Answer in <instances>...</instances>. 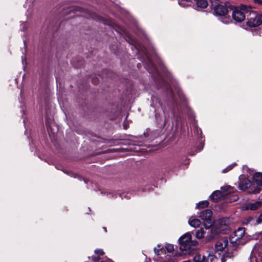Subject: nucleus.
<instances>
[{
	"label": "nucleus",
	"instance_id": "34",
	"mask_svg": "<svg viewBox=\"0 0 262 262\" xmlns=\"http://www.w3.org/2000/svg\"><path fill=\"white\" fill-rule=\"evenodd\" d=\"M103 229L104 230V231L105 232H107V229H106V228L105 227H103Z\"/></svg>",
	"mask_w": 262,
	"mask_h": 262
},
{
	"label": "nucleus",
	"instance_id": "31",
	"mask_svg": "<svg viewBox=\"0 0 262 262\" xmlns=\"http://www.w3.org/2000/svg\"><path fill=\"white\" fill-rule=\"evenodd\" d=\"M209 2H210V5H212V4H213L214 3H215L216 1H217V0H209Z\"/></svg>",
	"mask_w": 262,
	"mask_h": 262
},
{
	"label": "nucleus",
	"instance_id": "2",
	"mask_svg": "<svg viewBox=\"0 0 262 262\" xmlns=\"http://www.w3.org/2000/svg\"><path fill=\"white\" fill-rule=\"evenodd\" d=\"M210 7L213 9V12L215 15L219 16H225L228 14L231 10H233L234 6L232 5L230 2H227L225 3L221 2L217 0L215 3L210 5Z\"/></svg>",
	"mask_w": 262,
	"mask_h": 262
},
{
	"label": "nucleus",
	"instance_id": "26",
	"mask_svg": "<svg viewBox=\"0 0 262 262\" xmlns=\"http://www.w3.org/2000/svg\"><path fill=\"white\" fill-rule=\"evenodd\" d=\"M92 82L94 84H97L99 82V79L98 78H93L92 79Z\"/></svg>",
	"mask_w": 262,
	"mask_h": 262
},
{
	"label": "nucleus",
	"instance_id": "29",
	"mask_svg": "<svg viewBox=\"0 0 262 262\" xmlns=\"http://www.w3.org/2000/svg\"><path fill=\"white\" fill-rule=\"evenodd\" d=\"M204 233V232L203 231L201 233V235H199V232H197L196 233V237H198V238H202L203 235V234Z\"/></svg>",
	"mask_w": 262,
	"mask_h": 262
},
{
	"label": "nucleus",
	"instance_id": "25",
	"mask_svg": "<svg viewBox=\"0 0 262 262\" xmlns=\"http://www.w3.org/2000/svg\"><path fill=\"white\" fill-rule=\"evenodd\" d=\"M256 223L257 224L262 223V213L259 215L258 217L256 219Z\"/></svg>",
	"mask_w": 262,
	"mask_h": 262
},
{
	"label": "nucleus",
	"instance_id": "15",
	"mask_svg": "<svg viewBox=\"0 0 262 262\" xmlns=\"http://www.w3.org/2000/svg\"><path fill=\"white\" fill-rule=\"evenodd\" d=\"M204 221V227L205 229H209L211 227H212L214 225V221L213 220V219H209Z\"/></svg>",
	"mask_w": 262,
	"mask_h": 262
},
{
	"label": "nucleus",
	"instance_id": "18",
	"mask_svg": "<svg viewBox=\"0 0 262 262\" xmlns=\"http://www.w3.org/2000/svg\"><path fill=\"white\" fill-rule=\"evenodd\" d=\"M45 123L47 130L49 132V130L51 129V122L50 119L48 118L46 116L45 117Z\"/></svg>",
	"mask_w": 262,
	"mask_h": 262
},
{
	"label": "nucleus",
	"instance_id": "39",
	"mask_svg": "<svg viewBox=\"0 0 262 262\" xmlns=\"http://www.w3.org/2000/svg\"><path fill=\"white\" fill-rule=\"evenodd\" d=\"M88 258H89V259H91V257H90V256H89V257H88Z\"/></svg>",
	"mask_w": 262,
	"mask_h": 262
},
{
	"label": "nucleus",
	"instance_id": "30",
	"mask_svg": "<svg viewBox=\"0 0 262 262\" xmlns=\"http://www.w3.org/2000/svg\"><path fill=\"white\" fill-rule=\"evenodd\" d=\"M254 2L258 4L262 5V0H254Z\"/></svg>",
	"mask_w": 262,
	"mask_h": 262
},
{
	"label": "nucleus",
	"instance_id": "9",
	"mask_svg": "<svg viewBox=\"0 0 262 262\" xmlns=\"http://www.w3.org/2000/svg\"><path fill=\"white\" fill-rule=\"evenodd\" d=\"M190 0H181V2H179V4L181 5L182 1L185 2H189ZM196 4V5L198 8H200L201 9H204L207 8L208 5V3L207 0H193Z\"/></svg>",
	"mask_w": 262,
	"mask_h": 262
},
{
	"label": "nucleus",
	"instance_id": "20",
	"mask_svg": "<svg viewBox=\"0 0 262 262\" xmlns=\"http://www.w3.org/2000/svg\"><path fill=\"white\" fill-rule=\"evenodd\" d=\"M164 251H165V250L163 248H161V249H157L156 248H154V252H155V254L157 255H160Z\"/></svg>",
	"mask_w": 262,
	"mask_h": 262
},
{
	"label": "nucleus",
	"instance_id": "17",
	"mask_svg": "<svg viewBox=\"0 0 262 262\" xmlns=\"http://www.w3.org/2000/svg\"><path fill=\"white\" fill-rule=\"evenodd\" d=\"M165 249L168 252H172L174 251L173 245L172 244H168L165 246Z\"/></svg>",
	"mask_w": 262,
	"mask_h": 262
},
{
	"label": "nucleus",
	"instance_id": "35",
	"mask_svg": "<svg viewBox=\"0 0 262 262\" xmlns=\"http://www.w3.org/2000/svg\"><path fill=\"white\" fill-rule=\"evenodd\" d=\"M141 64L140 63H138L137 64V67L138 68H139L140 67H141Z\"/></svg>",
	"mask_w": 262,
	"mask_h": 262
},
{
	"label": "nucleus",
	"instance_id": "7",
	"mask_svg": "<svg viewBox=\"0 0 262 262\" xmlns=\"http://www.w3.org/2000/svg\"><path fill=\"white\" fill-rule=\"evenodd\" d=\"M228 245L227 238L219 240L215 245V249L217 251H222Z\"/></svg>",
	"mask_w": 262,
	"mask_h": 262
},
{
	"label": "nucleus",
	"instance_id": "3",
	"mask_svg": "<svg viewBox=\"0 0 262 262\" xmlns=\"http://www.w3.org/2000/svg\"><path fill=\"white\" fill-rule=\"evenodd\" d=\"M246 19V24L249 27H256L262 25V13H257L251 7H248Z\"/></svg>",
	"mask_w": 262,
	"mask_h": 262
},
{
	"label": "nucleus",
	"instance_id": "21",
	"mask_svg": "<svg viewBox=\"0 0 262 262\" xmlns=\"http://www.w3.org/2000/svg\"><path fill=\"white\" fill-rule=\"evenodd\" d=\"M236 165V163H234V164H232L229 166H228L227 168H226L225 169H224L223 170V172L224 173H225V172H227L229 171H230V170H231Z\"/></svg>",
	"mask_w": 262,
	"mask_h": 262
},
{
	"label": "nucleus",
	"instance_id": "32",
	"mask_svg": "<svg viewBox=\"0 0 262 262\" xmlns=\"http://www.w3.org/2000/svg\"><path fill=\"white\" fill-rule=\"evenodd\" d=\"M198 243H195L194 242L192 243L193 245L192 246V248H194V250L195 249V248L194 247Z\"/></svg>",
	"mask_w": 262,
	"mask_h": 262
},
{
	"label": "nucleus",
	"instance_id": "4",
	"mask_svg": "<svg viewBox=\"0 0 262 262\" xmlns=\"http://www.w3.org/2000/svg\"><path fill=\"white\" fill-rule=\"evenodd\" d=\"M180 249L182 251H185L186 253H189L191 251L194 250V248L191 247L193 245L192 243H197L195 241H192V236L189 233L183 235L179 239Z\"/></svg>",
	"mask_w": 262,
	"mask_h": 262
},
{
	"label": "nucleus",
	"instance_id": "36",
	"mask_svg": "<svg viewBox=\"0 0 262 262\" xmlns=\"http://www.w3.org/2000/svg\"><path fill=\"white\" fill-rule=\"evenodd\" d=\"M259 242H260V245H261V246H262V237H261V238L260 239V241H259Z\"/></svg>",
	"mask_w": 262,
	"mask_h": 262
},
{
	"label": "nucleus",
	"instance_id": "22",
	"mask_svg": "<svg viewBox=\"0 0 262 262\" xmlns=\"http://www.w3.org/2000/svg\"><path fill=\"white\" fill-rule=\"evenodd\" d=\"M162 262H176V258L170 256Z\"/></svg>",
	"mask_w": 262,
	"mask_h": 262
},
{
	"label": "nucleus",
	"instance_id": "11",
	"mask_svg": "<svg viewBox=\"0 0 262 262\" xmlns=\"http://www.w3.org/2000/svg\"><path fill=\"white\" fill-rule=\"evenodd\" d=\"M262 206V202L257 201L254 203H249L247 204L245 208V210H255Z\"/></svg>",
	"mask_w": 262,
	"mask_h": 262
},
{
	"label": "nucleus",
	"instance_id": "27",
	"mask_svg": "<svg viewBox=\"0 0 262 262\" xmlns=\"http://www.w3.org/2000/svg\"><path fill=\"white\" fill-rule=\"evenodd\" d=\"M232 197V198L231 199V200L233 202L237 201L239 198L237 195H233Z\"/></svg>",
	"mask_w": 262,
	"mask_h": 262
},
{
	"label": "nucleus",
	"instance_id": "28",
	"mask_svg": "<svg viewBox=\"0 0 262 262\" xmlns=\"http://www.w3.org/2000/svg\"><path fill=\"white\" fill-rule=\"evenodd\" d=\"M253 220H254V218L252 216H248L247 219V221L248 223H250Z\"/></svg>",
	"mask_w": 262,
	"mask_h": 262
},
{
	"label": "nucleus",
	"instance_id": "33",
	"mask_svg": "<svg viewBox=\"0 0 262 262\" xmlns=\"http://www.w3.org/2000/svg\"><path fill=\"white\" fill-rule=\"evenodd\" d=\"M230 253H226L224 255L226 257H230L231 256H230Z\"/></svg>",
	"mask_w": 262,
	"mask_h": 262
},
{
	"label": "nucleus",
	"instance_id": "16",
	"mask_svg": "<svg viewBox=\"0 0 262 262\" xmlns=\"http://www.w3.org/2000/svg\"><path fill=\"white\" fill-rule=\"evenodd\" d=\"M209 204V203L207 201H201L197 204L196 207L199 209L204 208L207 207Z\"/></svg>",
	"mask_w": 262,
	"mask_h": 262
},
{
	"label": "nucleus",
	"instance_id": "12",
	"mask_svg": "<svg viewBox=\"0 0 262 262\" xmlns=\"http://www.w3.org/2000/svg\"><path fill=\"white\" fill-rule=\"evenodd\" d=\"M222 193L220 190L214 191L210 196L211 199L215 202H217L222 197Z\"/></svg>",
	"mask_w": 262,
	"mask_h": 262
},
{
	"label": "nucleus",
	"instance_id": "13",
	"mask_svg": "<svg viewBox=\"0 0 262 262\" xmlns=\"http://www.w3.org/2000/svg\"><path fill=\"white\" fill-rule=\"evenodd\" d=\"M208 260L207 258L205 256H202L200 254H196L193 258L192 262H206Z\"/></svg>",
	"mask_w": 262,
	"mask_h": 262
},
{
	"label": "nucleus",
	"instance_id": "6",
	"mask_svg": "<svg viewBox=\"0 0 262 262\" xmlns=\"http://www.w3.org/2000/svg\"><path fill=\"white\" fill-rule=\"evenodd\" d=\"M245 233V228L239 227L229 237L230 243H234L236 245L242 244L241 239L244 236Z\"/></svg>",
	"mask_w": 262,
	"mask_h": 262
},
{
	"label": "nucleus",
	"instance_id": "10",
	"mask_svg": "<svg viewBox=\"0 0 262 262\" xmlns=\"http://www.w3.org/2000/svg\"><path fill=\"white\" fill-rule=\"evenodd\" d=\"M253 183H255L257 187H260L262 186V172H256L254 173L253 177Z\"/></svg>",
	"mask_w": 262,
	"mask_h": 262
},
{
	"label": "nucleus",
	"instance_id": "23",
	"mask_svg": "<svg viewBox=\"0 0 262 262\" xmlns=\"http://www.w3.org/2000/svg\"><path fill=\"white\" fill-rule=\"evenodd\" d=\"M231 189V187L230 186H225V187H224L222 188V190L223 191L227 192V193H230L231 192V190H230Z\"/></svg>",
	"mask_w": 262,
	"mask_h": 262
},
{
	"label": "nucleus",
	"instance_id": "1",
	"mask_svg": "<svg viewBox=\"0 0 262 262\" xmlns=\"http://www.w3.org/2000/svg\"><path fill=\"white\" fill-rule=\"evenodd\" d=\"M238 188L242 191H247L250 194H257L261 190V187H257L255 183L252 182L244 175H241L239 177Z\"/></svg>",
	"mask_w": 262,
	"mask_h": 262
},
{
	"label": "nucleus",
	"instance_id": "37",
	"mask_svg": "<svg viewBox=\"0 0 262 262\" xmlns=\"http://www.w3.org/2000/svg\"><path fill=\"white\" fill-rule=\"evenodd\" d=\"M183 262H192V261H190V260H185V261H183Z\"/></svg>",
	"mask_w": 262,
	"mask_h": 262
},
{
	"label": "nucleus",
	"instance_id": "24",
	"mask_svg": "<svg viewBox=\"0 0 262 262\" xmlns=\"http://www.w3.org/2000/svg\"><path fill=\"white\" fill-rule=\"evenodd\" d=\"M91 258L92 260L94 261H98L100 260V257L97 255H93Z\"/></svg>",
	"mask_w": 262,
	"mask_h": 262
},
{
	"label": "nucleus",
	"instance_id": "38",
	"mask_svg": "<svg viewBox=\"0 0 262 262\" xmlns=\"http://www.w3.org/2000/svg\"><path fill=\"white\" fill-rule=\"evenodd\" d=\"M123 127H124V129H127V127H125V125H123Z\"/></svg>",
	"mask_w": 262,
	"mask_h": 262
},
{
	"label": "nucleus",
	"instance_id": "8",
	"mask_svg": "<svg viewBox=\"0 0 262 262\" xmlns=\"http://www.w3.org/2000/svg\"><path fill=\"white\" fill-rule=\"evenodd\" d=\"M212 211L210 209H207L200 212L199 217L204 221L212 220Z\"/></svg>",
	"mask_w": 262,
	"mask_h": 262
},
{
	"label": "nucleus",
	"instance_id": "19",
	"mask_svg": "<svg viewBox=\"0 0 262 262\" xmlns=\"http://www.w3.org/2000/svg\"><path fill=\"white\" fill-rule=\"evenodd\" d=\"M95 253L98 256H102L104 254V252L102 249H97L94 251Z\"/></svg>",
	"mask_w": 262,
	"mask_h": 262
},
{
	"label": "nucleus",
	"instance_id": "5",
	"mask_svg": "<svg viewBox=\"0 0 262 262\" xmlns=\"http://www.w3.org/2000/svg\"><path fill=\"white\" fill-rule=\"evenodd\" d=\"M248 9V7L244 5H241L239 8L234 6L233 10H231L233 19L236 21L242 22L246 18Z\"/></svg>",
	"mask_w": 262,
	"mask_h": 262
},
{
	"label": "nucleus",
	"instance_id": "40",
	"mask_svg": "<svg viewBox=\"0 0 262 262\" xmlns=\"http://www.w3.org/2000/svg\"><path fill=\"white\" fill-rule=\"evenodd\" d=\"M171 93H172V95H174V94H173V92H171Z\"/></svg>",
	"mask_w": 262,
	"mask_h": 262
},
{
	"label": "nucleus",
	"instance_id": "14",
	"mask_svg": "<svg viewBox=\"0 0 262 262\" xmlns=\"http://www.w3.org/2000/svg\"><path fill=\"white\" fill-rule=\"evenodd\" d=\"M189 225L194 228L199 227L201 224V221L198 219H194L192 220H189Z\"/></svg>",
	"mask_w": 262,
	"mask_h": 262
}]
</instances>
